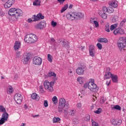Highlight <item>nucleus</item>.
<instances>
[{"label": "nucleus", "mask_w": 126, "mask_h": 126, "mask_svg": "<svg viewBox=\"0 0 126 126\" xmlns=\"http://www.w3.org/2000/svg\"><path fill=\"white\" fill-rule=\"evenodd\" d=\"M76 73L78 74V75H83L84 73V70L83 68L82 67H78L76 70Z\"/></svg>", "instance_id": "6ab92c4d"}, {"label": "nucleus", "mask_w": 126, "mask_h": 126, "mask_svg": "<svg viewBox=\"0 0 126 126\" xmlns=\"http://www.w3.org/2000/svg\"><path fill=\"white\" fill-rule=\"evenodd\" d=\"M106 84V85H107V86H109V85H110V84H111V80H109L107 81Z\"/></svg>", "instance_id": "680f3d73"}, {"label": "nucleus", "mask_w": 126, "mask_h": 126, "mask_svg": "<svg viewBox=\"0 0 126 126\" xmlns=\"http://www.w3.org/2000/svg\"><path fill=\"white\" fill-rule=\"evenodd\" d=\"M73 123H74L75 124H78L79 120L77 119H74L73 120Z\"/></svg>", "instance_id": "bf43d9fd"}, {"label": "nucleus", "mask_w": 126, "mask_h": 126, "mask_svg": "<svg viewBox=\"0 0 126 126\" xmlns=\"http://www.w3.org/2000/svg\"><path fill=\"white\" fill-rule=\"evenodd\" d=\"M66 18L68 20H69V21L76 20L75 13H67L66 15Z\"/></svg>", "instance_id": "f8f14e48"}, {"label": "nucleus", "mask_w": 126, "mask_h": 126, "mask_svg": "<svg viewBox=\"0 0 126 126\" xmlns=\"http://www.w3.org/2000/svg\"><path fill=\"white\" fill-rule=\"evenodd\" d=\"M21 47V43L20 41H16L14 45V49L15 51H18Z\"/></svg>", "instance_id": "f3484780"}, {"label": "nucleus", "mask_w": 126, "mask_h": 126, "mask_svg": "<svg viewBox=\"0 0 126 126\" xmlns=\"http://www.w3.org/2000/svg\"><path fill=\"white\" fill-rule=\"evenodd\" d=\"M15 2L14 0H8L4 4V7L5 8H9V7H11L12 4H13Z\"/></svg>", "instance_id": "4468645a"}, {"label": "nucleus", "mask_w": 126, "mask_h": 126, "mask_svg": "<svg viewBox=\"0 0 126 126\" xmlns=\"http://www.w3.org/2000/svg\"><path fill=\"white\" fill-rule=\"evenodd\" d=\"M76 15V20H78L79 19H82L84 18V13L81 12L75 13Z\"/></svg>", "instance_id": "a211bd4d"}, {"label": "nucleus", "mask_w": 126, "mask_h": 126, "mask_svg": "<svg viewBox=\"0 0 126 126\" xmlns=\"http://www.w3.org/2000/svg\"><path fill=\"white\" fill-rule=\"evenodd\" d=\"M94 19H95L94 18H91L90 21L95 28H98V27H99V23L95 21Z\"/></svg>", "instance_id": "dca6fc26"}, {"label": "nucleus", "mask_w": 126, "mask_h": 126, "mask_svg": "<svg viewBox=\"0 0 126 126\" xmlns=\"http://www.w3.org/2000/svg\"><path fill=\"white\" fill-rule=\"evenodd\" d=\"M57 22L54 21V20L52 21L51 22V25L53 27H56V26H57Z\"/></svg>", "instance_id": "603ef678"}, {"label": "nucleus", "mask_w": 126, "mask_h": 126, "mask_svg": "<svg viewBox=\"0 0 126 126\" xmlns=\"http://www.w3.org/2000/svg\"><path fill=\"white\" fill-rule=\"evenodd\" d=\"M14 99L16 102L17 104L19 105L22 103V100H23V96L20 94H16L14 96Z\"/></svg>", "instance_id": "6e6552de"}, {"label": "nucleus", "mask_w": 126, "mask_h": 126, "mask_svg": "<svg viewBox=\"0 0 126 126\" xmlns=\"http://www.w3.org/2000/svg\"><path fill=\"white\" fill-rule=\"evenodd\" d=\"M39 93H41V94H44L46 92V91L44 90V87L43 86H40L39 87Z\"/></svg>", "instance_id": "f704fd0d"}, {"label": "nucleus", "mask_w": 126, "mask_h": 126, "mask_svg": "<svg viewBox=\"0 0 126 126\" xmlns=\"http://www.w3.org/2000/svg\"><path fill=\"white\" fill-rule=\"evenodd\" d=\"M94 114H97V115H99V114H101L102 113V109L99 108L97 109V110L94 111Z\"/></svg>", "instance_id": "79ce46f5"}, {"label": "nucleus", "mask_w": 126, "mask_h": 126, "mask_svg": "<svg viewBox=\"0 0 126 126\" xmlns=\"http://www.w3.org/2000/svg\"><path fill=\"white\" fill-rule=\"evenodd\" d=\"M114 11V9L112 7H108L107 9V12L108 13H112Z\"/></svg>", "instance_id": "a18cd8bd"}, {"label": "nucleus", "mask_w": 126, "mask_h": 126, "mask_svg": "<svg viewBox=\"0 0 126 126\" xmlns=\"http://www.w3.org/2000/svg\"><path fill=\"white\" fill-rule=\"evenodd\" d=\"M84 88H88L92 92H96L99 89L97 85L95 84V80L94 79H89L88 82L84 84Z\"/></svg>", "instance_id": "f03ea898"}, {"label": "nucleus", "mask_w": 126, "mask_h": 126, "mask_svg": "<svg viewBox=\"0 0 126 126\" xmlns=\"http://www.w3.org/2000/svg\"><path fill=\"white\" fill-rule=\"evenodd\" d=\"M77 81L79 84L82 85L84 83V78L81 76L78 77L77 78Z\"/></svg>", "instance_id": "cd10ccee"}, {"label": "nucleus", "mask_w": 126, "mask_h": 126, "mask_svg": "<svg viewBox=\"0 0 126 126\" xmlns=\"http://www.w3.org/2000/svg\"><path fill=\"white\" fill-rule=\"evenodd\" d=\"M50 43L52 44V45L55 46V45H56V40H55L54 38L52 37L50 39Z\"/></svg>", "instance_id": "c03bdc74"}, {"label": "nucleus", "mask_w": 126, "mask_h": 126, "mask_svg": "<svg viewBox=\"0 0 126 126\" xmlns=\"http://www.w3.org/2000/svg\"><path fill=\"white\" fill-rule=\"evenodd\" d=\"M71 116H74V114H75V110L72 109V110H71L69 111V112Z\"/></svg>", "instance_id": "864d4df0"}, {"label": "nucleus", "mask_w": 126, "mask_h": 126, "mask_svg": "<svg viewBox=\"0 0 126 126\" xmlns=\"http://www.w3.org/2000/svg\"><path fill=\"white\" fill-rule=\"evenodd\" d=\"M43 105L45 108H47L49 106V103L48 102V100H45L44 101Z\"/></svg>", "instance_id": "49530a36"}, {"label": "nucleus", "mask_w": 126, "mask_h": 126, "mask_svg": "<svg viewBox=\"0 0 126 126\" xmlns=\"http://www.w3.org/2000/svg\"><path fill=\"white\" fill-rule=\"evenodd\" d=\"M32 18L33 19L34 21H39V20H40L37 15V16L33 15V16L32 17Z\"/></svg>", "instance_id": "37998d69"}, {"label": "nucleus", "mask_w": 126, "mask_h": 126, "mask_svg": "<svg viewBox=\"0 0 126 126\" xmlns=\"http://www.w3.org/2000/svg\"><path fill=\"white\" fill-rule=\"evenodd\" d=\"M62 46L63 47H68L69 46V42L67 41H63L62 42Z\"/></svg>", "instance_id": "e433bc0d"}, {"label": "nucleus", "mask_w": 126, "mask_h": 126, "mask_svg": "<svg viewBox=\"0 0 126 126\" xmlns=\"http://www.w3.org/2000/svg\"><path fill=\"white\" fill-rule=\"evenodd\" d=\"M42 63H43V60L41 57L36 56L32 58V63L34 65L40 66L42 64Z\"/></svg>", "instance_id": "0eeeda50"}, {"label": "nucleus", "mask_w": 126, "mask_h": 126, "mask_svg": "<svg viewBox=\"0 0 126 126\" xmlns=\"http://www.w3.org/2000/svg\"><path fill=\"white\" fill-rule=\"evenodd\" d=\"M92 126H98V123L94 121V120H92Z\"/></svg>", "instance_id": "5fc2aeb1"}, {"label": "nucleus", "mask_w": 126, "mask_h": 126, "mask_svg": "<svg viewBox=\"0 0 126 126\" xmlns=\"http://www.w3.org/2000/svg\"><path fill=\"white\" fill-rule=\"evenodd\" d=\"M6 90L7 94H8L9 95H10V94H12V93H13V92L14 91L13 88L11 86H8Z\"/></svg>", "instance_id": "b1692460"}, {"label": "nucleus", "mask_w": 126, "mask_h": 126, "mask_svg": "<svg viewBox=\"0 0 126 126\" xmlns=\"http://www.w3.org/2000/svg\"><path fill=\"white\" fill-rule=\"evenodd\" d=\"M0 112L1 113H5L6 112V110L5 109V108L2 105H0Z\"/></svg>", "instance_id": "58836bf2"}, {"label": "nucleus", "mask_w": 126, "mask_h": 126, "mask_svg": "<svg viewBox=\"0 0 126 126\" xmlns=\"http://www.w3.org/2000/svg\"><path fill=\"white\" fill-rule=\"evenodd\" d=\"M52 101L54 105H57L59 101V100L58 99V97H57V96L56 95L54 96L52 98Z\"/></svg>", "instance_id": "c85d7f7f"}, {"label": "nucleus", "mask_w": 126, "mask_h": 126, "mask_svg": "<svg viewBox=\"0 0 126 126\" xmlns=\"http://www.w3.org/2000/svg\"><path fill=\"white\" fill-rule=\"evenodd\" d=\"M69 105L66 103V100L64 98H61L59 99V103L58 106V109L59 112H62L63 110L66 111L68 110Z\"/></svg>", "instance_id": "7ed1b4c3"}, {"label": "nucleus", "mask_w": 126, "mask_h": 126, "mask_svg": "<svg viewBox=\"0 0 126 126\" xmlns=\"http://www.w3.org/2000/svg\"><path fill=\"white\" fill-rule=\"evenodd\" d=\"M97 41L100 43H108V39L107 38H100L97 39Z\"/></svg>", "instance_id": "2f4dec72"}, {"label": "nucleus", "mask_w": 126, "mask_h": 126, "mask_svg": "<svg viewBox=\"0 0 126 126\" xmlns=\"http://www.w3.org/2000/svg\"><path fill=\"white\" fill-rule=\"evenodd\" d=\"M37 16L39 20L40 19H44V18H45V17L44 16H43V15H42L41 13H38L37 14Z\"/></svg>", "instance_id": "de8ad7c7"}, {"label": "nucleus", "mask_w": 126, "mask_h": 126, "mask_svg": "<svg viewBox=\"0 0 126 126\" xmlns=\"http://www.w3.org/2000/svg\"><path fill=\"white\" fill-rule=\"evenodd\" d=\"M109 5H111V6H112V7H118V1L113 0L112 1H111L109 2Z\"/></svg>", "instance_id": "5701e85b"}, {"label": "nucleus", "mask_w": 126, "mask_h": 126, "mask_svg": "<svg viewBox=\"0 0 126 126\" xmlns=\"http://www.w3.org/2000/svg\"><path fill=\"white\" fill-rule=\"evenodd\" d=\"M30 60V54L28 53H25L23 59H22V62L24 64H27Z\"/></svg>", "instance_id": "1a4fd4ad"}, {"label": "nucleus", "mask_w": 126, "mask_h": 126, "mask_svg": "<svg viewBox=\"0 0 126 126\" xmlns=\"http://www.w3.org/2000/svg\"><path fill=\"white\" fill-rule=\"evenodd\" d=\"M67 8H68V4H65L61 9V13H63V12H64V11H65V10H66V9H67Z\"/></svg>", "instance_id": "473e14b6"}, {"label": "nucleus", "mask_w": 126, "mask_h": 126, "mask_svg": "<svg viewBox=\"0 0 126 126\" xmlns=\"http://www.w3.org/2000/svg\"><path fill=\"white\" fill-rule=\"evenodd\" d=\"M65 1V0H57V1H58L60 4H63Z\"/></svg>", "instance_id": "13d9d810"}, {"label": "nucleus", "mask_w": 126, "mask_h": 126, "mask_svg": "<svg viewBox=\"0 0 126 126\" xmlns=\"http://www.w3.org/2000/svg\"><path fill=\"white\" fill-rule=\"evenodd\" d=\"M76 106L78 109H81V107H82V104H81V102H79L77 104Z\"/></svg>", "instance_id": "6e6d98bb"}, {"label": "nucleus", "mask_w": 126, "mask_h": 126, "mask_svg": "<svg viewBox=\"0 0 126 126\" xmlns=\"http://www.w3.org/2000/svg\"><path fill=\"white\" fill-rule=\"evenodd\" d=\"M0 16H4V13L2 11H0Z\"/></svg>", "instance_id": "0e129e2a"}, {"label": "nucleus", "mask_w": 126, "mask_h": 126, "mask_svg": "<svg viewBox=\"0 0 126 126\" xmlns=\"http://www.w3.org/2000/svg\"><path fill=\"white\" fill-rule=\"evenodd\" d=\"M113 33L114 35H123L125 34V31L121 28H118L114 30Z\"/></svg>", "instance_id": "ddd939ff"}, {"label": "nucleus", "mask_w": 126, "mask_h": 126, "mask_svg": "<svg viewBox=\"0 0 126 126\" xmlns=\"http://www.w3.org/2000/svg\"><path fill=\"white\" fill-rule=\"evenodd\" d=\"M31 98L35 101H39L40 100V96H39V95L37 94L36 93L32 94L31 95Z\"/></svg>", "instance_id": "412c9836"}, {"label": "nucleus", "mask_w": 126, "mask_h": 126, "mask_svg": "<svg viewBox=\"0 0 126 126\" xmlns=\"http://www.w3.org/2000/svg\"><path fill=\"white\" fill-rule=\"evenodd\" d=\"M61 121V118L59 117H54L53 119V123L54 124L56 123H59Z\"/></svg>", "instance_id": "4c0bfd02"}, {"label": "nucleus", "mask_w": 126, "mask_h": 126, "mask_svg": "<svg viewBox=\"0 0 126 126\" xmlns=\"http://www.w3.org/2000/svg\"><path fill=\"white\" fill-rule=\"evenodd\" d=\"M37 40L38 37L33 33L27 34L24 38L25 42L28 44H33V43L37 42Z\"/></svg>", "instance_id": "20e7f679"}, {"label": "nucleus", "mask_w": 126, "mask_h": 126, "mask_svg": "<svg viewBox=\"0 0 126 126\" xmlns=\"http://www.w3.org/2000/svg\"><path fill=\"white\" fill-rule=\"evenodd\" d=\"M117 45L120 51H123V49L126 47V39L124 38V37H121Z\"/></svg>", "instance_id": "423d86ee"}, {"label": "nucleus", "mask_w": 126, "mask_h": 126, "mask_svg": "<svg viewBox=\"0 0 126 126\" xmlns=\"http://www.w3.org/2000/svg\"><path fill=\"white\" fill-rule=\"evenodd\" d=\"M101 11H103V12L104 13L108 12V8H107V7L106 6H103L102 7Z\"/></svg>", "instance_id": "09e8293b"}, {"label": "nucleus", "mask_w": 126, "mask_h": 126, "mask_svg": "<svg viewBox=\"0 0 126 126\" xmlns=\"http://www.w3.org/2000/svg\"><path fill=\"white\" fill-rule=\"evenodd\" d=\"M113 109H114L115 110H117L118 111H121V110H122V108L121 107V106L118 105H115L113 107Z\"/></svg>", "instance_id": "ea45409f"}, {"label": "nucleus", "mask_w": 126, "mask_h": 126, "mask_svg": "<svg viewBox=\"0 0 126 126\" xmlns=\"http://www.w3.org/2000/svg\"><path fill=\"white\" fill-rule=\"evenodd\" d=\"M8 113L5 111V112H3L1 115V119H2L4 121L7 122V120H8V117H9Z\"/></svg>", "instance_id": "4be33fe9"}, {"label": "nucleus", "mask_w": 126, "mask_h": 126, "mask_svg": "<svg viewBox=\"0 0 126 126\" xmlns=\"http://www.w3.org/2000/svg\"><path fill=\"white\" fill-rule=\"evenodd\" d=\"M8 14L10 16H13L15 20H17L20 16H23V11L20 9L12 8L8 10Z\"/></svg>", "instance_id": "f257e3e1"}, {"label": "nucleus", "mask_w": 126, "mask_h": 126, "mask_svg": "<svg viewBox=\"0 0 126 126\" xmlns=\"http://www.w3.org/2000/svg\"><path fill=\"white\" fill-rule=\"evenodd\" d=\"M16 55L18 57H19L20 56V52L19 51L17 52Z\"/></svg>", "instance_id": "338daca9"}, {"label": "nucleus", "mask_w": 126, "mask_h": 126, "mask_svg": "<svg viewBox=\"0 0 126 126\" xmlns=\"http://www.w3.org/2000/svg\"><path fill=\"white\" fill-rule=\"evenodd\" d=\"M14 80H17V79H18V74H15L14 77Z\"/></svg>", "instance_id": "052dcab7"}, {"label": "nucleus", "mask_w": 126, "mask_h": 126, "mask_svg": "<svg viewBox=\"0 0 126 126\" xmlns=\"http://www.w3.org/2000/svg\"><path fill=\"white\" fill-rule=\"evenodd\" d=\"M5 120H4V119H2V118H0V125L1 126V125H3V124H4L5 123Z\"/></svg>", "instance_id": "4d7b16f0"}, {"label": "nucleus", "mask_w": 126, "mask_h": 126, "mask_svg": "<svg viewBox=\"0 0 126 126\" xmlns=\"http://www.w3.org/2000/svg\"><path fill=\"white\" fill-rule=\"evenodd\" d=\"M98 14L100 15L101 18H103V19H107V14L106 13H104L103 11L102 10H99L98 11Z\"/></svg>", "instance_id": "393cba45"}, {"label": "nucleus", "mask_w": 126, "mask_h": 126, "mask_svg": "<svg viewBox=\"0 0 126 126\" xmlns=\"http://www.w3.org/2000/svg\"><path fill=\"white\" fill-rule=\"evenodd\" d=\"M46 22H41L38 24H36L34 26V28L37 29V30H43L46 27Z\"/></svg>", "instance_id": "9d476101"}, {"label": "nucleus", "mask_w": 126, "mask_h": 126, "mask_svg": "<svg viewBox=\"0 0 126 126\" xmlns=\"http://www.w3.org/2000/svg\"><path fill=\"white\" fill-rule=\"evenodd\" d=\"M101 101H102V103H105L106 102V98L105 97H102L101 99Z\"/></svg>", "instance_id": "69168bd1"}, {"label": "nucleus", "mask_w": 126, "mask_h": 126, "mask_svg": "<svg viewBox=\"0 0 126 126\" xmlns=\"http://www.w3.org/2000/svg\"><path fill=\"white\" fill-rule=\"evenodd\" d=\"M94 109V104H93L92 106H90V110L92 111Z\"/></svg>", "instance_id": "774afa93"}, {"label": "nucleus", "mask_w": 126, "mask_h": 126, "mask_svg": "<svg viewBox=\"0 0 126 126\" xmlns=\"http://www.w3.org/2000/svg\"><path fill=\"white\" fill-rule=\"evenodd\" d=\"M33 5L34 6H40L41 5V1L40 0H34L33 2Z\"/></svg>", "instance_id": "c756f323"}, {"label": "nucleus", "mask_w": 126, "mask_h": 126, "mask_svg": "<svg viewBox=\"0 0 126 126\" xmlns=\"http://www.w3.org/2000/svg\"><path fill=\"white\" fill-rule=\"evenodd\" d=\"M51 76H54V77H56L57 76V75L55 72L50 71L48 73L47 75H45V78H48V77H51Z\"/></svg>", "instance_id": "bb28decb"}, {"label": "nucleus", "mask_w": 126, "mask_h": 126, "mask_svg": "<svg viewBox=\"0 0 126 126\" xmlns=\"http://www.w3.org/2000/svg\"><path fill=\"white\" fill-rule=\"evenodd\" d=\"M47 60L49 63H53V56H52L51 54H48Z\"/></svg>", "instance_id": "c9c22d12"}, {"label": "nucleus", "mask_w": 126, "mask_h": 126, "mask_svg": "<svg viewBox=\"0 0 126 126\" xmlns=\"http://www.w3.org/2000/svg\"><path fill=\"white\" fill-rule=\"evenodd\" d=\"M111 122L112 123L113 126H120L122 124V120H118L116 119H112L111 120Z\"/></svg>", "instance_id": "2eb2a0df"}, {"label": "nucleus", "mask_w": 126, "mask_h": 126, "mask_svg": "<svg viewBox=\"0 0 126 126\" xmlns=\"http://www.w3.org/2000/svg\"><path fill=\"white\" fill-rule=\"evenodd\" d=\"M96 46L99 50H102V48H103V47L102 46V44L101 43H98L96 44Z\"/></svg>", "instance_id": "3c124183"}, {"label": "nucleus", "mask_w": 126, "mask_h": 126, "mask_svg": "<svg viewBox=\"0 0 126 126\" xmlns=\"http://www.w3.org/2000/svg\"><path fill=\"white\" fill-rule=\"evenodd\" d=\"M55 84V82L45 80L43 82V86L45 90L49 92H53L54 91V88L53 87Z\"/></svg>", "instance_id": "39448f33"}, {"label": "nucleus", "mask_w": 126, "mask_h": 126, "mask_svg": "<svg viewBox=\"0 0 126 126\" xmlns=\"http://www.w3.org/2000/svg\"><path fill=\"white\" fill-rule=\"evenodd\" d=\"M74 72V69L73 68H70L68 69L67 74L69 77H72L73 76Z\"/></svg>", "instance_id": "a878e982"}, {"label": "nucleus", "mask_w": 126, "mask_h": 126, "mask_svg": "<svg viewBox=\"0 0 126 126\" xmlns=\"http://www.w3.org/2000/svg\"><path fill=\"white\" fill-rule=\"evenodd\" d=\"M111 79L112 82H114V83H118L119 82V77L116 74H112Z\"/></svg>", "instance_id": "aec40b11"}, {"label": "nucleus", "mask_w": 126, "mask_h": 126, "mask_svg": "<svg viewBox=\"0 0 126 126\" xmlns=\"http://www.w3.org/2000/svg\"><path fill=\"white\" fill-rule=\"evenodd\" d=\"M105 30L106 32H110V26L109 25V24H106L105 25Z\"/></svg>", "instance_id": "a19ab883"}, {"label": "nucleus", "mask_w": 126, "mask_h": 126, "mask_svg": "<svg viewBox=\"0 0 126 126\" xmlns=\"http://www.w3.org/2000/svg\"><path fill=\"white\" fill-rule=\"evenodd\" d=\"M33 19H31V18H29L28 20L29 23H31V22H33Z\"/></svg>", "instance_id": "e2e57ef3"}, {"label": "nucleus", "mask_w": 126, "mask_h": 126, "mask_svg": "<svg viewBox=\"0 0 126 126\" xmlns=\"http://www.w3.org/2000/svg\"><path fill=\"white\" fill-rule=\"evenodd\" d=\"M89 55L92 58L95 57L96 55V50H95V46L93 45H90L89 48Z\"/></svg>", "instance_id": "9b49d317"}, {"label": "nucleus", "mask_w": 126, "mask_h": 126, "mask_svg": "<svg viewBox=\"0 0 126 126\" xmlns=\"http://www.w3.org/2000/svg\"><path fill=\"white\" fill-rule=\"evenodd\" d=\"M113 75V74L111 73V72H106L105 73V75L104 76V78L105 79H109V78H112V76Z\"/></svg>", "instance_id": "7c9ffc66"}, {"label": "nucleus", "mask_w": 126, "mask_h": 126, "mask_svg": "<svg viewBox=\"0 0 126 126\" xmlns=\"http://www.w3.org/2000/svg\"><path fill=\"white\" fill-rule=\"evenodd\" d=\"M117 27H118V24H115L112 25L110 28L111 31L115 30Z\"/></svg>", "instance_id": "72a5a7b5"}, {"label": "nucleus", "mask_w": 126, "mask_h": 126, "mask_svg": "<svg viewBox=\"0 0 126 126\" xmlns=\"http://www.w3.org/2000/svg\"><path fill=\"white\" fill-rule=\"evenodd\" d=\"M84 121H86V122L90 121V116L86 115L84 118Z\"/></svg>", "instance_id": "8fccbe9b"}]
</instances>
